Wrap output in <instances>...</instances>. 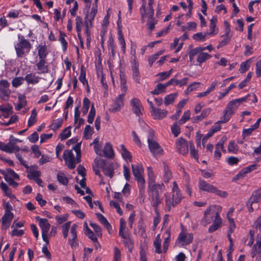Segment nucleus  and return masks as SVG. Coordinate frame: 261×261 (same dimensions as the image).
Here are the masks:
<instances>
[{
  "instance_id": "21",
  "label": "nucleus",
  "mask_w": 261,
  "mask_h": 261,
  "mask_svg": "<svg viewBox=\"0 0 261 261\" xmlns=\"http://www.w3.org/2000/svg\"><path fill=\"white\" fill-rule=\"evenodd\" d=\"M36 219L39 221V226L41 229L42 232H48L50 227V225L48 220L45 218H40L37 217Z\"/></svg>"
},
{
  "instance_id": "28",
  "label": "nucleus",
  "mask_w": 261,
  "mask_h": 261,
  "mask_svg": "<svg viewBox=\"0 0 261 261\" xmlns=\"http://www.w3.org/2000/svg\"><path fill=\"white\" fill-rule=\"evenodd\" d=\"M27 105V100L24 96L20 95L18 97V101L14 103L15 109L19 111Z\"/></svg>"
},
{
  "instance_id": "63",
  "label": "nucleus",
  "mask_w": 261,
  "mask_h": 261,
  "mask_svg": "<svg viewBox=\"0 0 261 261\" xmlns=\"http://www.w3.org/2000/svg\"><path fill=\"white\" fill-rule=\"evenodd\" d=\"M228 150L229 152L236 153L238 151V146L234 141H230L228 146Z\"/></svg>"
},
{
  "instance_id": "30",
  "label": "nucleus",
  "mask_w": 261,
  "mask_h": 261,
  "mask_svg": "<svg viewBox=\"0 0 261 261\" xmlns=\"http://www.w3.org/2000/svg\"><path fill=\"white\" fill-rule=\"evenodd\" d=\"M163 179L165 183H168L172 177V172L169 167L166 165H164Z\"/></svg>"
},
{
  "instance_id": "7",
  "label": "nucleus",
  "mask_w": 261,
  "mask_h": 261,
  "mask_svg": "<svg viewBox=\"0 0 261 261\" xmlns=\"http://www.w3.org/2000/svg\"><path fill=\"white\" fill-rule=\"evenodd\" d=\"M193 239V236L192 233H188L182 229L179 233L176 243L178 246H184L191 244Z\"/></svg>"
},
{
  "instance_id": "46",
  "label": "nucleus",
  "mask_w": 261,
  "mask_h": 261,
  "mask_svg": "<svg viewBox=\"0 0 261 261\" xmlns=\"http://www.w3.org/2000/svg\"><path fill=\"white\" fill-rule=\"evenodd\" d=\"M189 147L190 149V154L191 156L198 160V154L197 151L195 149L194 145L192 142H189Z\"/></svg>"
},
{
  "instance_id": "55",
  "label": "nucleus",
  "mask_w": 261,
  "mask_h": 261,
  "mask_svg": "<svg viewBox=\"0 0 261 261\" xmlns=\"http://www.w3.org/2000/svg\"><path fill=\"white\" fill-rule=\"evenodd\" d=\"M236 85L234 84H231L228 88H227L224 92H221L219 96H218V99H222L224 96H225L228 92L235 88Z\"/></svg>"
},
{
  "instance_id": "26",
  "label": "nucleus",
  "mask_w": 261,
  "mask_h": 261,
  "mask_svg": "<svg viewBox=\"0 0 261 261\" xmlns=\"http://www.w3.org/2000/svg\"><path fill=\"white\" fill-rule=\"evenodd\" d=\"M0 187L4 193V195L10 198H15L14 195L12 194L11 189L5 182L2 181L0 184Z\"/></svg>"
},
{
  "instance_id": "17",
  "label": "nucleus",
  "mask_w": 261,
  "mask_h": 261,
  "mask_svg": "<svg viewBox=\"0 0 261 261\" xmlns=\"http://www.w3.org/2000/svg\"><path fill=\"white\" fill-rule=\"evenodd\" d=\"M150 112L153 118L155 119H162L168 114V111L166 110L156 108L153 110H151Z\"/></svg>"
},
{
  "instance_id": "64",
  "label": "nucleus",
  "mask_w": 261,
  "mask_h": 261,
  "mask_svg": "<svg viewBox=\"0 0 261 261\" xmlns=\"http://www.w3.org/2000/svg\"><path fill=\"white\" fill-rule=\"evenodd\" d=\"M121 258L120 250L117 247L114 248V257L113 261H119Z\"/></svg>"
},
{
  "instance_id": "15",
  "label": "nucleus",
  "mask_w": 261,
  "mask_h": 261,
  "mask_svg": "<svg viewBox=\"0 0 261 261\" xmlns=\"http://www.w3.org/2000/svg\"><path fill=\"white\" fill-rule=\"evenodd\" d=\"M36 66L39 73H47L49 71L48 64L45 59H39Z\"/></svg>"
},
{
  "instance_id": "8",
  "label": "nucleus",
  "mask_w": 261,
  "mask_h": 261,
  "mask_svg": "<svg viewBox=\"0 0 261 261\" xmlns=\"http://www.w3.org/2000/svg\"><path fill=\"white\" fill-rule=\"evenodd\" d=\"M133 175L135 179L137 181L138 185L145 184V180L143 175L144 169L141 165H132Z\"/></svg>"
},
{
  "instance_id": "54",
  "label": "nucleus",
  "mask_w": 261,
  "mask_h": 261,
  "mask_svg": "<svg viewBox=\"0 0 261 261\" xmlns=\"http://www.w3.org/2000/svg\"><path fill=\"white\" fill-rule=\"evenodd\" d=\"M222 37H224V38L217 45V48H221L226 45L230 41L231 37L229 36V35H226L225 34L224 35H223Z\"/></svg>"
},
{
  "instance_id": "1",
  "label": "nucleus",
  "mask_w": 261,
  "mask_h": 261,
  "mask_svg": "<svg viewBox=\"0 0 261 261\" xmlns=\"http://www.w3.org/2000/svg\"><path fill=\"white\" fill-rule=\"evenodd\" d=\"M154 3V2L143 0L142 1V5L139 9L141 21L144 22L145 18H147V25L150 31L154 30L155 25L158 22V20L153 17L154 12L153 9V4Z\"/></svg>"
},
{
  "instance_id": "58",
  "label": "nucleus",
  "mask_w": 261,
  "mask_h": 261,
  "mask_svg": "<svg viewBox=\"0 0 261 261\" xmlns=\"http://www.w3.org/2000/svg\"><path fill=\"white\" fill-rule=\"evenodd\" d=\"M24 80V79L23 77H16L12 82V86L14 87H18L22 84V81Z\"/></svg>"
},
{
  "instance_id": "48",
  "label": "nucleus",
  "mask_w": 261,
  "mask_h": 261,
  "mask_svg": "<svg viewBox=\"0 0 261 261\" xmlns=\"http://www.w3.org/2000/svg\"><path fill=\"white\" fill-rule=\"evenodd\" d=\"M93 128L89 125H87L84 129V137L86 139L91 138Z\"/></svg>"
},
{
  "instance_id": "14",
  "label": "nucleus",
  "mask_w": 261,
  "mask_h": 261,
  "mask_svg": "<svg viewBox=\"0 0 261 261\" xmlns=\"http://www.w3.org/2000/svg\"><path fill=\"white\" fill-rule=\"evenodd\" d=\"M130 105L132 107L133 112L138 116L142 115L141 109L143 107L141 105L140 100L137 98H134L130 101Z\"/></svg>"
},
{
  "instance_id": "50",
  "label": "nucleus",
  "mask_w": 261,
  "mask_h": 261,
  "mask_svg": "<svg viewBox=\"0 0 261 261\" xmlns=\"http://www.w3.org/2000/svg\"><path fill=\"white\" fill-rule=\"evenodd\" d=\"M71 225V221H68L65 223L62 226V233L63 237L65 239L67 238L68 236V231Z\"/></svg>"
},
{
  "instance_id": "9",
  "label": "nucleus",
  "mask_w": 261,
  "mask_h": 261,
  "mask_svg": "<svg viewBox=\"0 0 261 261\" xmlns=\"http://www.w3.org/2000/svg\"><path fill=\"white\" fill-rule=\"evenodd\" d=\"M63 158L66 165L70 169L75 168L76 163L72 150H65L63 153Z\"/></svg>"
},
{
  "instance_id": "61",
  "label": "nucleus",
  "mask_w": 261,
  "mask_h": 261,
  "mask_svg": "<svg viewBox=\"0 0 261 261\" xmlns=\"http://www.w3.org/2000/svg\"><path fill=\"white\" fill-rule=\"evenodd\" d=\"M191 113L190 111H187L185 112L179 121V123L182 124L185 123L190 118Z\"/></svg>"
},
{
  "instance_id": "53",
  "label": "nucleus",
  "mask_w": 261,
  "mask_h": 261,
  "mask_svg": "<svg viewBox=\"0 0 261 261\" xmlns=\"http://www.w3.org/2000/svg\"><path fill=\"white\" fill-rule=\"evenodd\" d=\"M90 226L94 229L95 233L97 234V236L101 237L102 232H101V228L96 223L90 222Z\"/></svg>"
},
{
  "instance_id": "49",
  "label": "nucleus",
  "mask_w": 261,
  "mask_h": 261,
  "mask_svg": "<svg viewBox=\"0 0 261 261\" xmlns=\"http://www.w3.org/2000/svg\"><path fill=\"white\" fill-rule=\"evenodd\" d=\"M73 149L75 151L76 153V163H80L81 162V144H76L73 147Z\"/></svg>"
},
{
  "instance_id": "23",
  "label": "nucleus",
  "mask_w": 261,
  "mask_h": 261,
  "mask_svg": "<svg viewBox=\"0 0 261 261\" xmlns=\"http://www.w3.org/2000/svg\"><path fill=\"white\" fill-rule=\"evenodd\" d=\"M198 186L200 190L210 193H212L213 190L215 189L214 186L202 180H199Z\"/></svg>"
},
{
  "instance_id": "51",
  "label": "nucleus",
  "mask_w": 261,
  "mask_h": 261,
  "mask_svg": "<svg viewBox=\"0 0 261 261\" xmlns=\"http://www.w3.org/2000/svg\"><path fill=\"white\" fill-rule=\"evenodd\" d=\"M125 240L123 241L124 245L128 248L129 251L131 252L134 248V242L129 237Z\"/></svg>"
},
{
  "instance_id": "59",
  "label": "nucleus",
  "mask_w": 261,
  "mask_h": 261,
  "mask_svg": "<svg viewBox=\"0 0 261 261\" xmlns=\"http://www.w3.org/2000/svg\"><path fill=\"white\" fill-rule=\"evenodd\" d=\"M217 21V18L215 16H213L212 19L210 20V32L208 33L210 35H214L216 33H214L215 32V28L216 27V23Z\"/></svg>"
},
{
  "instance_id": "29",
  "label": "nucleus",
  "mask_w": 261,
  "mask_h": 261,
  "mask_svg": "<svg viewBox=\"0 0 261 261\" xmlns=\"http://www.w3.org/2000/svg\"><path fill=\"white\" fill-rule=\"evenodd\" d=\"M165 238L163 242V249L164 252H166L168 249V245L170 241V237H171V229L170 228H168L165 232Z\"/></svg>"
},
{
  "instance_id": "3",
  "label": "nucleus",
  "mask_w": 261,
  "mask_h": 261,
  "mask_svg": "<svg viewBox=\"0 0 261 261\" xmlns=\"http://www.w3.org/2000/svg\"><path fill=\"white\" fill-rule=\"evenodd\" d=\"M165 187L163 182L148 186L149 199L151 205L156 208L162 203L163 198L161 196Z\"/></svg>"
},
{
  "instance_id": "35",
  "label": "nucleus",
  "mask_w": 261,
  "mask_h": 261,
  "mask_svg": "<svg viewBox=\"0 0 261 261\" xmlns=\"http://www.w3.org/2000/svg\"><path fill=\"white\" fill-rule=\"evenodd\" d=\"M161 243V240L160 238V234H159L157 235V236L153 242V245L155 248V252L159 254H160L162 253Z\"/></svg>"
},
{
  "instance_id": "18",
  "label": "nucleus",
  "mask_w": 261,
  "mask_h": 261,
  "mask_svg": "<svg viewBox=\"0 0 261 261\" xmlns=\"http://www.w3.org/2000/svg\"><path fill=\"white\" fill-rule=\"evenodd\" d=\"M37 165H33L29 167V169H27L28 177L29 179L35 180L40 176V172L37 170Z\"/></svg>"
},
{
  "instance_id": "16",
  "label": "nucleus",
  "mask_w": 261,
  "mask_h": 261,
  "mask_svg": "<svg viewBox=\"0 0 261 261\" xmlns=\"http://www.w3.org/2000/svg\"><path fill=\"white\" fill-rule=\"evenodd\" d=\"M78 226L76 224H74L71 226L70 229V234L72 238L71 239H69L68 240V242L69 245L71 247H75L77 245V237L76 234V229Z\"/></svg>"
},
{
  "instance_id": "22",
  "label": "nucleus",
  "mask_w": 261,
  "mask_h": 261,
  "mask_svg": "<svg viewBox=\"0 0 261 261\" xmlns=\"http://www.w3.org/2000/svg\"><path fill=\"white\" fill-rule=\"evenodd\" d=\"M96 215L99 221L107 228L109 233L111 234L112 233V228L107 219L100 213H96Z\"/></svg>"
},
{
  "instance_id": "60",
  "label": "nucleus",
  "mask_w": 261,
  "mask_h": 261,
  "mask_svg": "<svg viewBox=\"0 0 261 261\" xmlns=\"http://www.w3.org/2000/svg\"><path fill=\"white\" fill-rule=\"evenodd\" d=\"M211 207H209L204 211V218L201 221V224L203 226H206L210 222L206 220L207 216L210 214Z\"/></svg>"
},
{
  "instance_id": "56",
  "label": "nucleus",
  "mask_w": 261,
  "mask_h": 261,
  "mask_svg": "<svg viewBox=\"0 0 261 261\" xmlns=\"http://www.w3.org/2000/svg\"><path fill=\"white\" fill-rule=\"evenodd\" d=\"M206 34L202 33H197L193 36V38L197 41H203L205 40Z\"/></svg>"
},
{
  "instance_id": "11",
  "label": "nucleus",
  "mask_w": 261,
  "mask_h": 261,
  "mask_svg": "<svg viewBox=\"0 0 261 261\" xmlns=\"http://www.w3.org/2000/svg\"><path fill=\"white\" fill-rule=\"evenodd\" d=\"M176 144L177 150L180 154L185 155L188 153L189 143L185 139L180 138L176 141Z\"/></svg>"
},
{
  "instance_id": "24",
  "label": "nucleus",
  "mask_w": 261,
  "mask_h": 261,
  "mask_svg": "<svg viewBox=\"0 0 261 261\" xmlns=\"http://www.w3.org/2000/svg\"><path fill=\"white\" fill-rule=\"evenodd\" d=\"M103 155L110 159H112L114 156V152L112 146L110 143H107L104 147L103 150Z\"/></svg>"
},
{
  "instance_id": "45",
  "label": "nucleus",
  "mask_w": 261,
  "mask_h": 261,
  "mask_svg": "<svg viewBox=\"0 0 261 261\" xmlns=\"http://www.w3.org/2000/svg\"><path fill=\"white\" fill-rule=\"evenodd\" d=\"M11 142L6 144L0 141V149L7 153H12V150L10 148Z\"/></svg>"
},
{
  "instance_id": "62",
  "label": "nucleus",
  "mask_w": 261,
  "mask_h": 261,
  "mask_svg": "<svg viewBox=\"0 0 261 261\" xmlns=\"http://www.w3.org/2000/svg\"><path fill=\"white\" fill-rule=\"evenodd\" d=\"M76 21V30L77 33H80L82 30V26L83 24V19L81 17L77 16L75 19Z\"/></svg>"
},
{
  "instance_id": "43",
  "label": "nucleus",
  "mask_w": 261,
  "mask_h": 261,
  "mask_svg": "<svg viewBox=\"0 0 261 261\" xmlns=\"http://www.w3.org/2000/svg\"><path fill=\"white\" fill-rule=\"evenodd\" d=\"M96 114V110L94 108V104L93 103L91 106V109L90 112L88 116V120L87 121L89 123H92L94 120V118L95 117Z\"/></svg>"
},
{
  "instance_id": "42",
  "label": "nucleus",
  "mask_w": 261,
  "mask_h": 261,
  "mask_svg": "<svg viewBox=\"0 0 261 261\" xmlns=\"http://www.w3.org/2000/svg\"><path fill=\"white\" fill-rule=\"evenodd\" d=\"M166 89L163 84H158L154 90L151 92V93L153 95H159L163 92L165 91Z\"/></svg>"
},
{
  "instance_id": "27",
  "label": "nucleus",
  "mask_w": 261,
  "mask_h": 261,
  "mask_svg": "<svg viewBox=\"0 0 261 261\" xmlns=\"http://www.w3.org/2000/svg\"><path fill=\"white\" fill-rule=\"evenodd\" d=\"M147 171L148 176V186L156 185L158 183L155 182V176L152 168L151 167H148Z\"/></svg>"
},
{
  "instance_id": "41",
  "label": "nucleus",
  "mask_w": 261,
  "mask_h": 261,
  "mask_svg": "<svg viewBox=\"0 0 261 261\" xmlns=\"http://www.w3.org/2000/svg\"><path fill=\"white\" fill-rule=\"evenodd\" d=\"M86 228L85 232V234L93 242L97 243L98 239L97 237L94 236V234L93 232V231L87 226V224H86Z\"/></svg>"
},
{
  "instance_id": "40",
  "label": "nucleus",
  "mask_w": 261,
  "mask_h": 261,
  "mask_svg": "<svg viewBox=\"0 0 261 261\" xmlns=\"http://www.w3.org/2000/svg\"><path fill=\"white\" fill-rule=\"evenodd\" d=\"M70 126L64 128L60 134L59 137L61 140H64L69 138L71 135Z\"/></svg>"
},
{
  "instance_id": "31",
  "label": "nucleus",
  "mask_w": 261,
  "mask_h": 261,
  "mask_svg": "<svg viewBox=\"0 0 261 261\" xmlns=\"http://www.w3.org/2000/svg\"><path fill=\"white\" fill-rule=\"evenodd\" d=\"M121 150V155L123 158L125 160H128L131 162L132 160V156L130 152L126 148L123 144L120 146Z\"/></svg>"
},
{
  "instance_id": "5",
  "label": "nucleus",
  "mask_w": 261,
  "mask_h": 261,
  "mask_svg": "<svg viewBox=\"0 0 261 261\" xmlns=\"http://www.w3.org/2000/svg\"><path fill=\"white\" fill-rule=\"evenodd\" d=\"M155 135L154 131L150 129L148 130L147 142L150 151L154 156L163 154L164 150L159 144L154 140Z\"/></svg>"
},
{
  "instance_id": "33",
  "label": "nucleus",
  "mask_w": 261,
  "mask_h": 261,
  "mask_svg": "<svg viewBox=\"0 0 261 261\" xmlns=\"http://www.w3.org/2000/svg\"><path fill=\"white\" fill-rule=\"evenodd\" d=\"M97 13V6H96L95 7H93L91 9V13L90 14H87L85 17V20H87L90 22V25H91V22L92 23V21L93 20L96 14Z\"/></svg>"
},
{
  "instance_id": "37",
  "label": "nucleus",
  "mask_w": 261,
  "mask_h": 261,
  "mask_svg": "<svg viewBox=\"0 0 261 261\" xmlns=\"http://www.w3.org/2000/svg\"><path fill=\"white\" fill-rule=\"evenodd\" d=\"M63 123V120L62 118L57 119L53 121L52 124L50 126V128L56 131L61 127Z\"/></svg>"
},
{
  "instance_id": "57",
  "label": "nucleus",
  "mask_w": 261,
  "mask_h": 261,
  "mask_svg": "<svg viewBox=\"0 0 261 261\" xmlns=\"http://www.w3.org/2000/svg\"><path fill=\"white\" fill-rule=\"evenodd\" d=\"M133 75L134 80L137 83L139 84L140 83V72L138 69V67L133 68Z\"/></svg>"
},
{
  "instance_id": "12",
  "label": "nucleus",
  "mask_w": 261,
  "mask_h": 261,
  "mask_svg": "<svg viewBox=\"0 0 261 261\" xmlns=\"http://www.w3.org/2000/svg\"><path fill=\"white\" fill-rule=\"evenodd\" d=\"M125 96L124 94H119L114 100V104L110 109V111L115 113L119 111L124 105L123 99Z\"/></svg>"
},
{
  "instance_id": "32",
  "label": "nucleus",
  "mask_w": 261,
  "mask_h": 261,
  "mask_svg": "<svg viewBox=\"0 0 261 261\" xmlns=\"http://www.w3.org/2000/svg\"><path fill=\"white\" fill-rule=\"evenodd\" d=\"M212 58V56L206 53L200 52L198 55L197 61L199 64H202L205 62L207 60Z\"/></svg>"
},
{
  "instance_id": "25",
  "label": "nucleus",
  "mask_w": 261,
  "mask_h": 261,
  "mask_svg": "<svg viewBox=\"0 0 261 261\" xmlns=\"http://www.w3.org/2000/svg\"><path fill=\"white\" fill-rule=\"evenodd\" d=\"M38 48V55L39 59H45L47 55L48 54L47 48L45 44H39L37 47Z\"/></svg>"
},
{
  "instance_id": "38",
  "label": "nucleus",
  "mask_w": 261,
  "mask_h": 261,
  "mask_svg": "<svg viewBox=\"0 0 261 261\" xmlns=\"http://www.w3.org/2000/svg\"><path fill=\"white\" fill-rule=\"evenodd\" d=\"M177 95V93H175L166 95L165 97V105L166 106H168L169 105L172 103L174 101Z\"/></svg>"
},
{
  "instance_id": "20",
  "label": "nucleus",
  "mask_w": 261,
  "mask_h": 261,
  "mask_svg": "<svg viewBox=\"0 0 261 261\" xmlns=\"http://www.w3.org/2000/svg\"><path fill=\"white\" fill-rule=\"evenodd\" d=\"M24 79L28 84L35 85L39 82L41 77L36 75L34 73H30L29 74H27L24 77Z\"/></svg>"
},
{
  "instance_id": "19",
  "label": "nucleus",
  "mask_w": 261,
  "mask_h": 261,
  "mask_svg": "<svg viewBox=\"0 0 261 261\" xmlns=\"http://www.w3.org/2000/svg\"><path fill=\"white\" fill-rule=\"evenodd\" d=\"M261 199V197L255 192H253L251 196L247 203V206L250 212L253 211L252 205L254 203H258Z\"/></svg>"
},
{
  "instance_id": "10",
  "label": "nucleus",
  "mask_w": 261,
  "mask_h": 261,
  "mask_svg": "<svg viewBox=\"0 0 261 261\" xmlns=\"http://www.w3.org/2000/svg\"><path fill=\"white\" fill-rule=\"evenodd\" d=\"M100 162L101 163V168H102L105 175L112 178L114 175L113 164L107 162L103 159H100Z\"/></svg>"
},
{
  "instance_id": "6",
  "label": "nucleus",
  "mask_w": 261,
  "mask_h": 261,
  "mask_svg": "<svg viewBox=\"0 0 261 261\" xmlns=\"http://www.w3.org/2000/svg\"><path fill=\"white\" fill-rule=\"evenodd\" d=\"M246 98H241L235 99L229 101L227 105L225 110L223 112V122H227L231 116L234 113L235 111L242 102H244Z\"/></svg>"
},
{
  "instance_id": "52",
  "label": "nucleus",
  "mask_w": 261,
  "mask_h": 261,
  "mask_svg": "<svg viewBox=\"0 0 261 261\" xmlns=\"http://www.w3.org/2000/svg\"><path fill=\"white\" fill-rule=\"evenodd\" d=\"M108 49L112 56L115 55V45L113 39L110 38L109 40Z\"/></svg>"
},
{
  "instance_id": "4",
  "label": "nucleus",
  "mask_w": 261,
  "mask_h": 261,
  "mask_svg": "<svg viewBox=\"0 0 261 261\" xmlns=\"http://www.w3.org/2000/svg\"><path fill=\"white\" fill-rule=\"evenodd\" d=\"M18 38L19 41L15 44L14 47L17 57L20 58L29 54L32 45L29 40L25 39L23 36L19 35Z\"/></svg>"
},
{
  "instance_id": "34",
  "label": "nucleus",
  "mask_w": 261,
  "mask_h": 261,
  "mask_svg": "<svg viewBox=\"0 0 261 261\" xmlns=\"http://www.w3.org/2000/svg\"><path fill=\"white\" fill-rule=\"evenodd\" d=\"M37 113L36 109H34L31 112V115L28 120V127H31L37 122Z\"/></svg>"
},
{
  "instance_id": "36",
  "label": "nucleus",
  "mask_w": 261,
  "mask_h": 261,
  "mask_svg": "<svg viewBox=\"0 0 261 261\" xmlns=\"http://www.w3.org/2000/svg\"><path fill=\"white\" fill-rule=\"evenodd\" d=\"M65 37H66V34L60 31L59 40L62 44V49L64 52L67 50L68 45L67 42L65 40Z\"/></svg>"
},
{
  "instance_id": "39",
  "label": "nucleus",
  "mask_w": 261,
  "mask_h": 261,
  "mask_svg": "<svg viewBox=\"0 0 261 261\" xmlns=\"http://www.w3.org/2000/svg\"><path fill=\"white\" fill-rule=\"evenodd\" d=\"M79 80L81 83H82L83 85L86 84L88 86V88H89L88 82L86 79V70L85 69L83 66H82L81 68V72L79 76Z\"/></svg>"
},
{
  "instance_id": "2",
  "label": "nucleus",
  "mask_w": 261,
  "mask_h": 261,
  "mask_svg": "<svg viewBox=\"0 0 261 261\" xmlns=\"http://www.w3.org/2000/svg\"><path fill=\"white\" fill-rule=\"evenodd\" d=\"M165 196V211L170 212L172 207H175L180 203L182 198L180 189L176 181L173 182L171 193H166Z\"/></svg>"
},
{
  "instance_id": "47",
  "label": "nucleus",
  "mask_w": 261,
  "mask_h": 261,
  "mask_svg": "<svg viewBox=\"0 0 261 261\" xmlns=\"http://www.w3.org/2000/svg\"><path fill=\"white\" fill-rule=\"evenodd\" d=\"M57 179L58 181L63 185H67L68 183V179L63 173H59L57 174Z\"/></svg>"
},
{
  "instance_id": "44",
  "label": "nucleus",
  "mask_w": 261,
  "mask_h": 261,
  "mask_svg": "<svg viewBox=\"0 0 261 261\" xmlns=\"http://www.w3.org/2000/svg\"><path fill=\"white\" fill-rule=\"evenodd\" d=\"M99 168H101V163L100 162V159H95L94 161V165L93 166V171L94 172L96 175H98L99 177H101V175L100 174V172L99 171Z\"/></svg>"
},
{
  "instance_id": "13",
  "label": "nucleus",
  "mask_w": 261,
  "mask_h": 261,
  "mask_svg": "<svg viewBox=\"0 0 261 261\" xmlns=\"http://www.w3.org/2000/svg\"><path fill=\"white\" fill-rule=\"evenodd\" d=\"M13 214L8 210H7L2 217V228L4 230L8 229L10 223L13 218Z\"/></svg>"
}]
</instances>
